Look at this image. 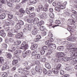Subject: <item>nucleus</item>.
Wrapping results in <instances>:
<instances>
[{"label":"nucleus","instance_id":"nucleus-1","mask_svg":"<svg viewBox=\"0 0 77 77\" xmlns=\"http://www.w3.org/2000/svg\"><path fill=\"white\" fill-rule=\"evenodd\" d=\"M75 46L74 44L70 43L67 44V49L69 50V51H70V53L71 54L77 57V48H75Z\"/></svg>","mask_w":77,"mask_h":77},{"label":"nucleus","instance_id":"nucleus-2","mask_svg":"<svg viewBox=\"0 0 77 77\" xmlns=\"http://www.w3.org/2000/svg\"><path fill=\"white\" fill-rule=\"evenodd\" d=\"M45 44L46 45H48V46L49 47L50 49L53 50V49H56V45L55 44L52 43H50L48 41L45 42Z\"/></svg>","mask_w":77,"mask_h":77},{"label":"nucleus","instance_id":"nucleus-3","mask_svg":"<svg viewBox=\"0 0 77 77\" xmlns=\"http://www.w3.org/2000/svg\"><path fill=\"white\" fill-rule=\"evenodd\" d=\"M35 70L37 72H39V73H42L43 71L42 68L41 67L39 66H36Z\"/></svg>","mask_w":77,"mask_h":77},{"label":"nucleus","instance_id":"nucleus-4","mask_svg":"<svg viewBox=\"0 0 77 77\" xmlns=\"http://www.w3.org/2000/svg\"><path fill=\"white\" fill-rule=\"evenodd\" d=\"M21 49H24L25 50L28 49V45L25 42H23L21 45Z\"/></svg>","mask_w":77,"mask_h":77},{"label":"nucleus","instance_id":"nucleus-5","mask_svg":"<svg viewBox=\"0 0 77 77\" xmlns=\"http://www.w3.org/2000/svg\"><path fill=\"white\" fill-rule=\"evenodd\" d=\"M40 17L42 19H47L48 18L47 15L44 12L42 13V14L40 15Z\"/></svg>","mask_w":77,"mask_h":77},{"label":"nucleus","instance_id":"nucleus-6","mask_svg":"<svg viewBox=\"0 0 77 77\" xmlns=\"http://www.w3.org/2000/svg\"><path fill=\"white\" fill-rule=\"evenodd\" d=\"M9 69V66H8V64H6V63H5L3 66L2 69V71H4L5 69Z\"/></svg>","mask_w":77,"mask_h":77},{"label":"nucleus","instance_id":"nucleus-7","mask_svg":"<svg viewBox=\"0 0 77 77\" xmlns=\"http://www.w3.org/2000/svg\"><path fill=\"white\" fill-rule=\"evenodd\" d=\"M43 72L44 73H45V74H47L48 75H51V71L49 70L47 72V69H46L45 68H43Z\"/></svg>","mask_w":77,"mask_h":77},{"label":"nucleus","instance_id":"nucleus-8","mask_svg":"<svg viewBox=\"0 0 77 77\" xmlns=\"http://www.w3.org/2000/svg\"><path fill=\"white\" fill-rule=\"evenodd\" d=\"M38 33V29H37L35 27L34 28V29H33L32 32V35H36Z\"/></svg>","mask_w":77,"mask_h":77},{"label":"nucleus","instance_id":"nucleus-9","mask_svg":"<svg viewBox=\"0 0 77 77\" xmlns=\"http://www.w3.org/2000/svg\"><path fill=\"white\" fill-rule=\"evenodd\" d=\"M21 27V25L20 23H17L15 26V28L16 29H17V30H20Z\"/></svg>","mask_w":77,"mask_h":77},{"label":"nucleus","instance_id":"nucleus-10","mask_svg":"<svg viewBox=\"0 0 77 77\" xmlns=\"http://www.w3.org/2000/svg\"><path fill=\"white\" fill-rule=\"evenodd\" d=\"M62 60L63 61H68V60H71V58L69 57H63L62 58Z\"/></svg>","mask_w":77,"mask_h":77},{"label":"nucleus","instance_id":"nucleus-11","mask_svg":"<svg viewBox=\"0 0 77 77\" xmlns=\"http://www.w3.org/2000/svg\"><path fill=\"white\" fill-rule=\"evenodd\" d=\"M44 21L42 20H41L40 21L38 22L37 24V26L38 27H40L41 26V25H42L43 24H44Z\"/></svg>","mask_w":77,"mask_h":77},{"label":"nucleus","instance_id":"nucleus-12","mask_svg":"<svg viewBox=\"0 0 77 77\" xmlns=\"http://www.w3.org/2000/svg\"><path fill=\"white\" fill-rule=\"evenodd\" d=\"M49 6L48 4H46V5L43 8V10L45 12H47L48 11V7Z\"/></svg>","mask_w":77,"mask_h":77},{"label":"nucleus","instance_id":"nucleus-13","mask_svg":"<svg viewBox=\"0 0 77 77\" xmlns=\"http://www.w3.org/2000/svg\"><path fill=\"white\" fill-rule=\"evenodd\" d=\"M52 71L54 74H58L59 71L57 70V69L54 68L52 69Z\"/></svg>","mask_w":77,"mask_h":77},{"label":"nucleus","instance_id":"nucleus-14","mask_svg":"<svg viewBox=\"0 0 77 77\" xmlns=\"http://www.w3.org/2000/svg\"><path fill=\"white\" fill-rule=\"evenodd\" d=\"M22 51L21 50H17V51H15L14 52V54H16L17 55H20V54H21V53Z\"/></svg>","mask_w":77,"mask_h":77},{"label":"nucleus","instance_id":"nucleus-15","mask_svg":"<svg viewBox=\"0 0 77 77\" xmlns=\"http://www.w3.org/2000/svg\"><path fill=\"white\" fill-rule=\"evenodd\" d=\"M67 22L69 23L73 24L75 23V21L72 19H69L67 20Z\"/></svg>","mask_w":77,"mask_h":77},{"label":"nucleus","instance_id":"nucleus-16","mask_svg":"<svg viewBox=\"0 0 77 77\" xmlns=\"http://www.w3.org/2000/svg\"><path fill=\"white\" fill-rule=\"evenodd\" d=\"M23 36V34L22 33H18L17 35H16V37L17 38H22Z\"/></svg>","mask_w":77,"mask_h":77},{"label":"nucleus","instance_id":"nucleus-17","mask_svg":"<svg viewBox=\"0 0 77 77\" xmlns=\"http://www.w3.org/2000/svg\"><path fill=\"white\" fill-rule=\"evenodd\" d=\"M38 47V45L35 44L32 45L31 47V49L32 50H35L36 48Z\"/></svg>","mask_w":77,"mask_h":77},{"label":"nucleus","instance_id":"nucleus-18","mask_svg":"<svg viewBox=\"0 0 77 77\" xmlns=\"http://www.w3.org/2000/svg\"><path fill=\"white\" fill-rule=\"evenodd\" d=\"M18 71L19 72H20L21 73H23L24 72V69L23 68H19L18 69Z\"/></svg>","mask_w":77,"mask_h":77},{"label":"nucleus","instance_id":"nucleus-19","mask_svg":"<svg viewBox=\"0 0 77 77\" xmlns=\"http://www.w3.org/2000/svg\"><path fill=\"white\" fill-rule=\"evenodd\" d=\"M36 16V14L35 13H32L30 14L29 16V18H34V17H35Z\"/></svg>","mask_w":77,"mask_h":77},{"label":"nucleus","instance_id":"nucleus-20","mask_svg":"<svg viewBox=\"0 0 77 77\" xmlns=\"http://www.w3.org/2000/svg\"><path fill=\"white\" fill-rule=\"evenodd\" d=\"M6 17V15H5V14L3 13L0 16V19H3L4 18H5V17Z\"/></svg>","mask_w":77,"mask_h":77},{"label":"nucleus","instance_id":"nucleus-21","mask_svg":"<svg viewBox=\"0 0 77 77\" xmlns=\"http://www.w3.org/2000/svg\"><path fill=\"white\" fill-rule=\"evenodd\" d=\"M45 66L46 68H48V69H50L51 68V66H50V64L48 63H46Z\"/></svg>","mask_w":77,"mask_h":77},{"label":"nucleus","instance_id":"nucleus-22","mask_svg":"<svg viewBox=\"0 0 77 77\" xmlns=\"http://www.w3.org/2000/svg\"><path fill=\"white\" fill-rule=\"evenodd\" d=\"M33 27V25L32 24H30L28 25V30L30 31L32 29V28Z\"/></svg>","mask_w":77,"mask_h":77},{"label":"nucleus","instance_id":"nucleus-23","mask_svg":"<svg viewBox=\"0 0 77 77\" xmlns=\"http://www.w3.org/2000/svg\"><path fill=\"white\" fill-rule=\"evenodd\" d=\"M37 54V51L36 50H35L33 51L32 54V56H35Z\"/></svg>","mask_w":77,"mask_h":77},{"label":"nucleus","instance_id":"nucleus-24","mask_svg":"<svg viewBox=\"0 0 77 77\" xmlns=\"http://www.w3.org/2000/svg\"><path fill=\"white\" fill-rule=\"evenodd\" d=\"M64 49V47L63 46H59L57 48V50L59 51H62V50H63Z\"/></svg>","mask_w":77,"mask_h":77},{"label":"nucleus","instance_id":"nucleus-25","mask_svg":"<svg viewBox=\"0 0 77 77\" xmlns=\"http://www.w3.org/2000/svg\"><path fill=\"white\" fill-rule=\"evenodd\" d=\"M12 54L11 53H8L7 54V57L8 59H10L12 58Z\"/></svg>","mask_w":77,"mask_h":77},{"label":"nucleus","instance_id":"nucleus-26","mask_svg":"<svg viewBox=\"0 0 77 77\" xmlns=\"http://www.w3.org/2000/svg\"><path fill=\"white\" fill-rule=\"evenodd\" d=\"M71 36H72V38H68V41L74 40L75 39V38L74 36H73V35H72Z\"/></svg>","mask_w":77,"mask_h":77},{"label":"nucleus","instance_id":"nucleus-27","mask_svg":"<svg viewBox=\"0 0 77 77\" xmlns=\"http://www.w3.org/2000/svg\"><path fill=\"white\" fill-rule=\"evenodd\" d=\"M7 2L6 0H3L2 1H0V6H2V3H3L5 4Z\"/></svg>","mask_w":77,"mask_h":77},{"label":"nucleus","instance_id":"nucleus-28","mask_svg":"<svg viewBox=\"0 0 77 77\" xmlns=\"http://www.w3.org/2000/svg\"><path fill=\"white\" fill-rule=\"evenodd\" d=\"M21 42L20 41H16L14 43V44L16 45H18L20 44H21Z\"/></svg>","mask_w":77,"mask_h":77},{"label":"nucleus","instance_id":"nucleus-29","mask_svg":"<svg viewBox=\"0 0 77 77\" xmlns=\"http://www.w3.org/2000/svg\"><path fill=\"white\" fill-rule=\"evenodd\" d=\"M17 63H18V60H14L12 61V64L13 65H15V64H17Z\"/></svg>","mask_w":77,"mask_h":77},{"label":"nucleus","instance_id":"nucleus-30","mask_svg":"<svg viewBox=\"0 0 77 77\" xmlns=\"http://www.w3.org/2000/svg\"><path fill=\"white\" fill-rule=\"evenodd\" d=\"M19 24H20L21 26H22V25H24V22H23L22 20H20L19 21V22L18 23Z\"/></svg>","mask_w":77,"mask_h":77},{"label":"nucleus","instance_id":"nucleus-31","mask_svg":"<svg viewBox=\"0 0 77 77\" xmlns=\"http://www.w3.org/2000/svg\"><path fill=\"white\" fill-rule=\"evenodd\" d=\"M19 12H21V13H23V14L26 12V11L24 10V8H20L19 10Z\"/></svg>","mask_w":77,"mask_h":77},{"label":"nucleus","instance_id":"nucleus-32","mask_svg":"<svg viewBox=\"0 0 77 77\" xmlns=\"http://www.w3.org/2000/svg\"><path fill=\"white\" fill-rule=\"evenodd\" d=\"M61 66L62 65L60 64H58L57 67V70H59V69H60V68H61Z\"/></svg>","mask_w":77,"mask_h":77},{"label":"nucleus","instance_id":"nucleus-33","mask_svg":"<svg viewBox=\"0 0 77 77\" xmlns=\"http://www.w3.org/2000/svg\"><path fill=\"white\" fill-rule=\"evenodd\" d=\"M49 14V16L50 18H54V14L53 13H50Z\"/></svg>","mask_w":77,"mask_h":77},{"label":"nucleus","instance_id":"nucleus-34","mask_svg":"<svg viewBox=\"0 0 77 77\" xmlns=\"http://www.w3.org/2000/svg\"><path fill=\"white\" fill-rule=\"evenodd\" d=\"M47 59L46 58H42L41 59V62H45L46 61Z\"/></svg>","mask_w":77,"mask_h":77},{"label":"nucleus","instance_id":"nucleus-35","mask_svg":"<svg viewBox=\"0 0 77 77\" xmlns=\"http://www.w3.org/2000/svg\"><path fill=\"white\" fill-rule=\"evenodd\" d=\"M7 35L8 37H12L14 36V34L11 32H9Z\"/></svg>","mask_w":77,"mask_h":77},{"label":"nucleus","instance_id":"nucleus-36","mask_svg":"<svg viewBox=\"0 0 77 77\" xmlns=\"http://www.w3.org/2000/svg\"><path fill=\"white\" fill-rule=\"evenodd\" d=\"M28 23H33V19H28L27 20Z\"/></svg>","mask_w":77,"mask_h":77},{"label":"nucleus","instance_id":"nucleus-37","mask_svg":"<svg viewBox=\"0 0 77 77\" xmlns=\"http://www.w3.org/2000/svg\"><path fill=\"white\" fill-rule=\"evenodd\" d=\"M22 65H24L25 66H26L28 65V62H23L22 63Z\"/></svg>","mask_w":77,"mask_h":77},{"label":"nucleus","instance_id":"nucleus-38","mask_svg":"<svg viewBox=\"0 0 77 77\" xmlns=\"http://www.w3.org/2000/svg\"><path fill=\"white\" fill-rule=\"evenodd\" d=\"M20 0H11V2L13 3H18Z\"/></svg>","mask_w":77,"mask_h":77},{"label":"nucleus","instance_id":"nucleus-39","mask_svg":"<svg viewBox=\"0 0 77 77\" xmlns=\"http://www.w3.org/2000/svg\"><path fill=\"white\" fill-rule=\"evenodd\" d=\"M56 56L58 58H59L60 56V52H57L56 54Z\"/></svg>","mask_w":77,"mask_h":77},{"label":"nucleus","instance_id":"nucleus-40","mask_svg":"<svg viewBox=\"0 0 77 77\" xmlns=\"http://www.w3.org/2000/svg\"><path fill=\"white\" fill-rule=\"evenodd\" d=\"M55 9L57 11H60V8L58 7H56L55 8Z\"/></svg>","mask_w":77,"mask_h":77},{"label":"nucleus","instance_id":"nucleus-41","mask_svg":"<svg viewBox=\"0 0 77 77\" xmlns=\"http://www.w3.org/2000/svg\"><path fill=\"white\" fill-rule=\"evenodd\" d=\"M2 76L4 77H6L8 76V74L6 72H3L2 73Z\"/></svg>","mask_w":77,"mask_h":77},{"label":"nucleus","instance_id":"nucleus-42","mask_svg":"<svg viewBox=\"0 0 77 77\" xmlns=\"http://www.w3.org/2000/svg\"><path fill=\"white\" fill-rule=\"evenodd\" d=\"M31 51L30 50L27 51L26 52V53L27 54V55H30V54H31Z\"/></svg>","mask_w":77,"mask_h":77},{"label":"nucleus","instance_id":"nucleus-43","mask_svg":"<svg viewBox=\"0 0 77 77\" xmlns=\"http://www.w3.org/2000/svg\"><path fill=\"white\" fill-rule=\"evenodd\" d=\"M65 56V54L63 52H60V56L61 57H64Z\"/></svg>","mask_w":77,"mask_h":77},{"label":"nucleus","instance_id":"nucleus-44","mask_svg":"<svg viewBox=\"0 0 77 77\" xmlns=\"http://www.w3.org/2000/svg\"><path fill=\"white\" fill-rule=\"evenodd\" d=\"M65 8V6L64 5H60V9H63Z\"/></svg>","mask_w":77,"mask_h":77},{"label":"nucleus","instance_id":"nucleus-45","mask_svg":"<svg viewBox=\"0 0 77 77\" xmlns=\"http://www.w3.org/2000/svg\"><path fill=\"white\" fill-rule=\"evenodd\" d=\"M2 47L5 48H6L8 47V45H7L5 43H3L2 44Z\"/></svg>","mask_w":77,"mask_h":77},{"label":"nucleus","instance_id":"nucleus-46","mask_svg":"<svg viewBox=\"0 0 77 77\" xmlns=\"http://www.w3.org/2000/svg\"><path fill=\"white\" fill-rule=\"evenodd\" d=\"M44 29H45V28H44V26H41L40 27V30L42 31H43V30H44Z\"/></svg>","mask_w":77,"mask_h":77},{"label":"nucleus","instance_id":"nucleus-47","mask_svg":"<svg viewBox=\"0 0 77 77\" xmlns=\"http://www.w3.org/2000/svg\"><path fill=\"white\" fill-rule=\"evenodd\" d=\"M24 74H25V75H28L29 74V71H27V70L24 71Z\"/></svg>","mask_w":77,"mask_h":77},{"label":"nucleus","instance_id":"nucleus-48","mask_svg":"<svg viewBox=\"0 0 77 77\" xmlns=\"http://www.w3.org/2000/svg\"><path fill=\"white\" fill-rule=\"evenodd\" d=\"M71 17L74 19H75V18H77V17L75 16L74 14H72L71 15Z\"/></svg>","mask_w":77,"mask_h":77},{"label":"nucleus","instance_id":"nucleus-49","mask_svg":"<svg viewBox=\"0 0 77 77\" xmlns=\"http://www.w3.org/2000/svg\"><path fill=\"white\" fill-rule=\"evenodd\" d=\"M30 66H28L27 67L24 68V71H27V70H29L30 69Z\"/></svg>","mask_w":77,"mask_h":77},{"label":"nucleus","instance_id":"nucleus-50","mask_svg":"<svg viewBox=\"0 0 77 77\" xmlns=\"http://www.w3.org/2000/svg\"><path fill=\"white\" fill-rule=\"evenodd\" d=\"M52 50H53V49H49V51H48V54H49L52 53V52H53V51H52Z\"/></svg>","mask_w":77,"mask_h":77},{"label":"nucleus","instance_id":"nucleus-51","mask_svg":"<svg viewBox=\"0 0 77 77\" xmlns=\"http://www.w3.org/2000/svg\"><path fill=\"white\" fill-rule=\"evenodd\" d=\"M30 1L32 3H36V0H30Z\"/></svg>","mask_w":77,"mask_h":77},{"label":"nucleus","instance_id":"nucleus-52","mask_svg":"<svg viewBox=\"0 0 77 77\" xmlns=\"http://www.w3.org/2000/svg\"><path fill=\"white\" fill-rule=\"evenodd\" d=\"M55 23L57 24H60V21L59 20H56Z\"/></svg>","mask_w":77,"mask_h":77},{"label":"nucleus","instance_id":"nucleus-53","mask_svg":"<svg viewBox=\"0 0 77 77\" xmlns=\"http://www.w3.org/2000/svg\"><path fill=\"white\" fill-rule=\"evenodd\" d=\"M26 13L28 14H30V11H29V9H28V8H26Z\"/></svg>","mask_w":77,"mask_h":77},{"label":"nucleus","instance_id":"nucleus-54","mask_svg":"<svg viewBox=\"0 0 77 77\" xmlns=\"http://www.w3.org/2000/svg\"><path fill=\"white\" fill-rule=\"evenodd\" d=\"M35 57H36V59H39V58H40V54H37L36 55Z\"/></svg>","mask_w":77,"mask_h":77},{"label":"nucleus","instance_id":"nucleus-55","mask_svg":"<svg viewBox=\"0 0 77 77\" xmlns=\"http://www.w3.org/2000/svg\"><path fill=\"white\" fill-rule=\"evenodd\" d=\"M5 26H9V23L6 21H5Z\"/></svg>","mask_w":77,"mask_h":77},{"label":"nucleus","instance_id":"nucleus-56","mask_svg":"<svg viewBox=\"0 0 77 77\" xmlns=\"http://www.w3.org/2000/svg\"><path fill=\"white\" fill-rule=\"evenodd\" d=\"M4 32L5 31L4 30H1L0 31V35L1 36Z\"/></svg>","mask_w":77,"mask_h":77},{"label":"nucleus","instance_id":"nucleus-57","mask_svg":"<svg viewBox=\"0 0 77 77\" xmlns=\"http://www.w3.org/2000/svg\"><path fill=\"white\" fill-rule=\"evenodd\" d=\"M8 3V5L9 7H12V4L11 3H9V2H7Z\"/></svg>","mask_w":77,"mask_h":77},{"label":"nucleus","instance_id":"nucleus-58","mask_svg":"<svg viewBox=\"0 0 77 77\" xmlns=\"http://www.w3.org/2000/svg\"><path fill=\"white\" fill-rule=\"evenodd\" d=\"M36 37L38 39H39L41 38V36L40 35H37Z\"/></svg>","mask_w":77,"mask_h":77},{"label":"nucleus","instance_id":"nucleus-59","mask_svg":"<svg viewBox=\"0 0 77 77\" xmlns=\"http://www.w3.org/2000/svg\"><path fill=\"white\" fill-rule=\"evenodd\" d=\"M0 62L2 63H4V59L2 58H0Z\"/></svg>","mask_w":77,"mask_h":77},{"label":"nucleus","instance_id":"nucleus-60","mask_svg":"<svg viewBox=\"0 0 77 77\" xmlns=\"http://www.w3.org/2000/svg\"><path fill=\"white\" fill-rule=\"evenodd\" d=\"M29 9L30 10V11H33L34 10V8L33 7H29Z\"/></svg>","mask_w":77,"mask_h":77},{"label":"nucleus","instance_id":"nucleus-61","mask_svg":"<svg viewBox=\"0 0 77 77\" xmlns=\"http://www.w3.org/2000/svg\"><path fill=\"white\" fill-rule=\"evenodd\" d=\"M22 56L23 57H26V56H27V54L26 53H23L22 54Z\"/></svg>","mask_w":77,"mask_h":77},{"label":"nucleus","instance_id":"nucleus-62","mask_svg":"<svg viewBox=\"0 0 77 77\" xmlns=\"http://www.w3.org/2000/svg\"><path fill=\"white\" fill-rule=\"evenodd\" d=\"M72 13H73L74 14H75V15H77V12H76L75 10H72Z\"/></svg>","mask_w":77,"mask_h":77},{"label":"nucleus","instance_id":"nucleus-63","mask_svg":"<svg viewBox=\"0 0 77 77\" xmlns=\"http://www.w3.org/2000/svg\"><path fill=\"white\" fill-rule=\"evenodd\" d=\"M8 17L10 19H12L13 18V15L10 14L8 16Z\"/></svg>","mask_w":77,"mask_h":77},{"label":"nucleus","instance_id":"nucleus-64","mask_svg":"<svg viewBox=\"0 0 77 77\" xmlns=\"http://www.w3.org/2000/svg\"><path fill=\"white\" fill-rule=\"evenodd\" d=\"M43 8V5H40L38 6V8L40 9H42V8Z\"/></svg>","mask_w":77,"mask_h":77}]
</instances>
